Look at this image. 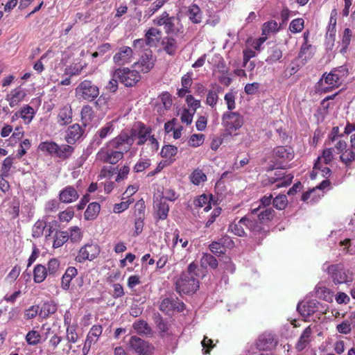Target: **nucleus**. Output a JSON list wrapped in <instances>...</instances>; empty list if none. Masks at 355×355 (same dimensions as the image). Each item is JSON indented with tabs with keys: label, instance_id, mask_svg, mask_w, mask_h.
Listing matches in <instances>:
<instances>
[{
	"label": "nucleus",
	"instance_id": "nucleus-7",
	"mask_svg": "<svg viewBox=\"0 0 355 355\" xmlns=\"http://www.w3.org/2000/svg\"><path fill=\"white\" fill-rule=\"evenodd\" d=\"M99 88L89 80L82 81L76 88V96L87 101L95 100L99 95Z\"/></svg>",
	"mask_w": 355,
	"mask_h": 355
},
{
	"label": "nucleus",
	"instance_id": "nucleus-19",
	"mask_svg": "<svg viewBox=\"0 0 355 355\" xmlns=\"http://www.w3.org/2000/svg\"><path fill=\"white\" fill-rule=\"evenodd\" d=\"M338 153L340 154V158L342 162L345 165H349L352 161L355 160V149H346L347 143L345 141L339 140L336 146Z\"/></svg>",
	"mask_w": 355,
	"mask_h": 355
},
{
	"label": "nucleus",
	"instance_id": "nucleus-56",
	"mask_svg": "<svg viewBox=\"0 0 355 355\" xmlns=\"http://www.w3.org/2000/svg\"><path fill=\"white\" fill-rule=\"evenodd\" d=\"M194 205L199 207H204V210L208 211L211 209V197L206 194H202L195 200Z\"/></svg>",
	"mask_w": 355,
	"mask_h": 355
},
{
	"label": "nucleus",
	"instance_id": "nucleus-21",
	"mask_svg": "<svg viewBox=\"0 0 355 355\" xmlns=\"http://www.w3.org/2000/svg\"><path fill=\"white\" fill-rule=\"evenodd\" d=\"M79 193L76 189L71 185H68L60 191L59 200L64 204H70L76 202L79 198Z\"/></svg>",
	"mask_w": 355,
	"mask_h": 355
},
{
	"label": "nucleus",
	"instance_id": "nucleus-42",
	"mask_svg": "<svg viewBox=\"0 0 355 355\" xmlns=\"http://www.w3.org/2000/svg\"><path fill=\"white\" fill-rule=\"evenodd\" d=\"M38 148L43 152H46L51 156L57 157L58 144L54 141H42L40 144Z\"/></svg>",
	"mask_w": 355,
	"mask_h": 355
},
{
	"label": "nucleus",
	"instance_id": "nucleus-57",
	"mask_svg": "<svg viewBox=\"0 0 355 355\" xmlns=\"http://www.w3.org/2000/svg\"><path fill=\"white\" fill-rule=\"evenodd\" d=\"M221 87L220 86H217L216 90H209L207 98H206V104L212 108L215 107L218 101V92L219 89Z\"/></svg>",
	"mask_w": 355,
	"mask_h": 355
},
{
	"label": "nucleus",
	"instance_id": "nucleus-59",
	"mask_svg": "<svg viewBox=\"0 0 355 355\" xmlns=\"http://www.w3.org/2000/svg\"><path fill=\"white\" fill-rule=\"evenodd\" d=\"M114 130V125L112 121L107 122L104 126L101 128L96 133L95 136L98 137L101 139L106 138Z\"/></svg>",
	"mask_w": 355,
	"mask_h": 355
},
{
	"label": "nucleus",
	"instance_id": "nucleus-2",
	"mask_svg": "<svg viewBox=\"0 0 355 355\" xmlns=\"http://www.w3.org/2000/svg\"><path fill=\"white\" fill-rule=\"evenodd\" d=\"M348 75V69L346 66H340L334 68L329 73H324L318 83V89L321 92H328L338 87Z\"/></svg>",
	"mask_w": 355,
	"mask_h": 355
},
{
	"label": "nucleus",
	"instance_id": "nucleus-50",
	"mask_svg": "<svg viewBox=\"0 0 355 355\" xmlns=\"http://www.w3.org/2000/svg\"><path fill=\"white\" fill-rule=\"evenodd\" d=\"M178 153V148L173 145H164L161 150L160 155L162 157L174 161V157Z\"/></svg>",
	"mask_w": 355,
	"mask_h": 355
},
{
	"label": "nucleus",
	"instance_id": "nucleus-31",
	"mask_svg": "<svg viewBox=\"0 0 355 355\" xmlns=\"http://www.w3.org/2000/svg\"><path fill=\"white\" fill-rule=\"evenodd\" d=\"M313 55V49L311 45H308L307 44H304L302 45L301 48L300 53L299 54L300 58L302 59L300 64H297L296 67H293L290 69V74L295 73L299 67L304 64V61H306L309 58H311Z\"/></svg>",
	"mask_w": 355,
	"mask_h": 355
},
{
	"label": "nucleus",
	"instance_id": "nucleus-39",
	"mask_svg": "<svg viewBox=\"0 0 355 355\" xmlns=\"http://www.w3.org/2000/svg\"><path fill=\"white\" fill-rule=\"evenodd\" d=\"M46 268L42 264H37L33 269V281L40 284L43 282L47 277Z\"/></svg>",
	"mask_w": 355,
	"mask_h": 355
},
{
	"label": "nucleus",
	"instance_id": "nucleus-22",
	"mask_svg": "<svg viewBox=\"0 0 355 355\" xmlns=\"http://www.w3.org/2000/svg\"><path fill=\"white\" fill-rule=\"evenodd\" d=\"M154 218L156 220H164L169 212V205L164 198L157 199L154 201Z\"/></svg>",
	"mask_w": 355,
	"mask_h": 355
},
{
	"label": "nucleus",
	"instance_id": "nucleus-3",
	"mask_svg": "<svg viewBox=\"0 0 355 355\" xmlns=\"http://www.w3.org/2000/svg\"><path fill=\"white\" fill-rule=\"evenodd\" d=\"M322 270L328 273L332 282L336 285L351 284L354 279V271L346 268L342 263L329 265L325 263Z\"/></svg>",
	"mask_w": 355,
	"mask_h": 355
},
{
	"label": "nucleus",
	"instance_id": "nucleus-9",
	"mask_svg": "<svg viewBox=\"0 0 355 355\" xmlns=\"http://www.w3.org/2000/svg\"><path fill=\"white\" fill-rule=\"evenodd\" d=\"M221 121L225 130L232 134L243 125L244 117L238 112L227 111L223 114Z\"/></svg>",
	"mask_w": 355,
	"mask_h": 355
},
{
	"label": "nucleus",
	"instance_id": "nucleus-35",
	"mask_svg": "<svg viewBox=\"0 0 355 355\" xmlns=\"http://www.w3.org/2000/svg\"><path fill=\"white\" fill-rule=\"evenodd\" d=\"M80 116L83 126L86 127L92 121L95 116L92 107L89 105H83L81 109Z\"/></svg>",
	"mask_w": 355,
	"mask_h": 355
},
{
	"label": "nucleus",
	"instance_id": "nucleus-27",
	"mask_svg": "<svg viewBox=\"0 0 355 355\" xmlns=\"http://www.w3.org/2000/svg\"><path fill=\"white\" fill-rule=\"evenodd\" d=\"M73 116L72 108L67 104L59 110L57 122L60 125H67L71 123Z\"/></svg>",
	"mask_w": 355,
	"mask_h": 355
},
{
	"label": "nucleus",
	"instance_id": "nucleus-46",
	"mask_svg": "<svg viewBox=\"0 0 355 355\" xmlns=\"http://www.w3.org/2000/svg\"><path fill=\"white\" fill-rule=\"evenodd\" d=\"M25 340L28 345L35 346L40 343L42 335L38 331L32 329L26 334Z\"/></svg>",
	"mask_w": 355,
	"mask_h": 355
},
{
	"label": "nucleus",
	"instance_id": "nucleus-11",
	"mask_svg": "<svg viewBox=\"0 0 355 355\" xmlns=\"http://www.w3.org/2000/svg\"><path fill=\"white\" fill-rule=\"evenodd\" d=\"M145 202L143 199L138 200L135 205V230L133 233L134 236L139 235L144 226L145 219Z\"/></svg>",
	"mask_w": 355,
	"mask_h": 355
},
{
	"label": "nucleus",
	"instance_id": "nucleus-64",
	"mask_svg": "<svg viewBox=\"0 0 355 355\" xmlns=\"http://www.w3.org/2000/svg\"><path fill=\"white\" fill-rule=\"evenodd\" d=\"M74 211L71 207H68L65 210L58 214V220L60 222H69L74 216Z\"/></svg>",
	"mask_w": 355,
	"mask_h": 355
},
{
	"label": "nucleus",
	"instance_id": "nucleus-51",
	"mask_svg": "<svg viewBox=\"0 0 355 355\" xmlns=\"http://www.w3.org/2000/svg\"><path fill=\"white\" fill-rule=\"evenodd\" d=\"M189 179L193 184L199 185L207 180V175L201 169L196 168L191 173Z\"/></svg>",
	"mask_w": 355,
	"mask_h": 355
},
{
	"label": "nucleus",
	"instance_id": "nucleus-24",
	"mask_svg": "<svg viewBox=\"0 0 355 355\" xmlns=\"http://www.w3.org/2000/svg\"><path fill=\"white\" fill-rule=\"evenodd\" d=\"M85 129L79 124L74 123L68 127L66 132L65 140L69 144H74L83 135Z\"/></svg>",
	"mask_w": 355,
	"mask_h": 355
},
{
	"label": "nucleus",
	"instance_id": "nucleus-62",
	"mask_svg": "<svg viewBox=\"0 0 355 355\" xmlns=\"http://www.w3.org/2000/svg\"><path fill=\"white\" fill-rule=\"evenodd\" d=\"M355 324H354V323H352L349 319L345 320L336 326V330L340 334H348L351 332L352 327Z\"/></svg>",
	"mask_w": 355,
	"mask_h": 355
},
{
	"label": "nucleus",
	"instance_id": "nucleus-52",
	"mask_svg": "<svg viewBox=\"0 0 355 355\" xmlns=\"http://www.w3.org/2000/svg\"><path fill=\"white\" fill-rule=\"evenodd\" d=\"M19 112L20 117L24 120L26 123H31L35 116L34 109L28 105L24 106Z\"/></svg>",
	"mask_w": 355,
	"mask_h": 355
},
{
	"label": "nucleus",
	"instance_id": "nucleus-54",
	"mask_svg": "<svg viewBox=\"0 0 355 355\" xmlns=\"http://www.w3.org/2000/svg\"><path fill=\"white\" fill-rule=\"evenodd\" d=\"M352 37V31L349 28H346L344 29L342 40H341V49L340 52L342 53H345L347 51V49L350 44L351 40Z\"/></svg>",
	"mask_w": 355,
	"mask_h": 355
},
{
	"label": "nucleus",
	"instance_id": "nucleus-36",
	"mask_svg": "<svg viewBox=\"0 0 355 355\" xmlns=\"http://www.w3.org/2000/svg\"><path fill=\"white\" fill-rule=\"evenodd\" d=\"M78 274V270L75 267H68L62 275L61 286L64 290H68L70 286V284L73 277Z\"/></svg>",
	"mask_w": 355,
	"mask_h": 355
},
{
	"label": "nucleus",
	"instance_id": "nucleus-25",
	"mask_svg": "<svg viewBox=\"0 0 355 355\" xmlns=\"http://www.w3.org/2000/svg\"><path fill=\"white\" fill-rule=\"evenodd\" d=\"M234 245L233 241L228 236H223L218 241H212L209 248L215 254H222L225 252V245L229 248Z\"/></svg>",
	"mask_w": 355,
	"mask_h": 355
},
{
	"label": "nucleus",
	"instance_id": "nucleus-49",
	"mask_svg": "<svg viewBox=\"0 0 355 355\" xmlns=\"http://www.w3.org/2000/svg\"><path fill=\"white\" fill-rule=\"evenodd\" d=\"M74 150V148L69 144L58 145L57 157L65 160L68 159Z\"/></svg>",
	"mask_w": 355,
	"mask_h": 355
},
{
	"label": "nucleus",
	"instance_id": "nucleus-15",
	"mask_svg": "<svg viewBox=\"0 0 355 355\" xmlns=\"http://www.w3.org/2000/svg\"><path fill=\"white\" fill-rule=\"evenodd\" d=\"M129 345L138 355H150L153 349V347L148 341L135 336H131Z\"/></svg>",
	"mask_w": 355,
	"mask_h": 355
},
{
	"label": "nucleus",
	"instance_id": "nucleus-63",
	"mask_svg": "<svg viewBox=\"0 0 355 355\" xmlns=\"http://www.w3.org/2000/svg\"><path fill=\"white\" fill-rule=\"evenodd\" d=\"M287 197L284 194H279L272 200L273 206L279 210L284 209L287 205Z\"/></svg>",
	"mask_w": 355,
	"mask_h": 355
},
{
	"label": "nucleus",
	"instance_id": "nucleus-38",
	"mask_svg": "<svg viewBox=\"0 0 355 355\" xmlns=\"http://www.w3.org/2000/svg\"><path fill=\"white\" fill-rule=\"evenodd\" d=\"M101 210V206L98 202H94L88 205L85 213L84 218L87 220H93L97 218Z\"/></svg>",
	"mask_w": 355,
	"mask_h": 355
},
{
	"label": "nucleus",
	"instance_id": "nucleus-34",
	"mask_svg": "<svg viewBox=\"0 0 355 355\" xmlns=\"http://www.w3.org/2000/svg\"><path fill=\"white\" fill-rule=\"evenodd\" d=\"M162 44L164 51L169 55H174L178 50V44L175 38L171 37H165Z\"/></svg>",
	"mask_w": 355,
	"mask_h": 355
},
{
	"label": "nucleus",
	"instance_id": "nucleus-18",
	"mask_svg": "<svg viewBox=\"0 0 355 355\" xmlns=\"http://www.w3.org/2000/svg\"><path fill=\"white\" fill-rule=\"evenodd\" d=\"M156 58L152 51L144 53L134 66L143 73L149 72L155 66Z\"/></svg>",
	"mask_w": 355,
	"mask_h": 355
},
{
	"label": "nucleus",
	"instance_id": "nucleus-47",
	"mask_svg": "<svg viewBox=\"0 0 355 355\" xmlns=\"http://www.w3.org/2000/svg\"><path fill=\"white\" fill-rule=\"evenodd\" d=\"M69 240L71 243H79L83 236V232L78 226H73L68 229Z\"/></svg>",
	"mask_w": 355,
	"mask_h": 355
},
{
	"label": "nucleus",
	"instance_id": "nucleus-14",
	"mask_svg": "<svg viewBox=\"0 0 355 355\" xmlns=\"http://www.w3.org/2000/svg\"><path fill=\"white\" fill-rule=\"evenodd\" d=\"M278 343V339L275 335L270 332H263L259 336L255 345L259 350H271L274 349Z\"/></svg>",
	"mask_w": 355,
	"mask_h": 355
},
{
	"label": "nucleus",
	"instance_id": "nucleus-20",
	"mask_svg": "<svg viewBox=\"0 0 355 355\" xmlns=\"http://www.w3.org/2000/svg\"><path fill=\"white\" fill-rule=\"evenodd\" d=\"M159 309L166 313L171 311L182 312L185 309V304L178 298H165L161 302Z\"/></svg>",
	"mask_w": 355,
	"mask_h": 355
},
{
	"label": "nucleus",
	"instance_id": "nucleus-41",
	"mask_svg": "<svg viewBox=\"0 0 355 355\" xmlns=\"http://www.w3.org/2000/svg\"><path fill=\"white\" fill-rule=\"evenodd\" d=\"M57 311V306L52 302H44L40 309L39 315L42 318H47Z\"/></svg>",
	"mask_w": 355,
	"mask_h": 355
},
{
	"label": "nucleus",
	"instance_id": "nucleus-26",
	"mask_svg": "<svg viewBox=\"0 0 355 355\" xmlns=\"http://www.w3.org/2000/svg\"><path fill=\"white\" fill-rule=\"evenodd\" d=\"M158 101L160 103L156 105L157 112L160 115H162L166 110H168L171 107L173 103L172 96L169 92H165L158 96Z\"/></svg>",
	"mask_w": 355,
	"mask_h": 355
},
{
	"label": "nucleus",
	"instance_id": "nucleus-44",
	"mask_svg": "<svg viewBox=\"0 0 355 355\" xmlns=\"http://www.w3.org/2000/svg\"><path fill=\"white\" fill-rule=\"evenodd\" d=\"M132 327L135 331L139 334L148 335L152 332V329L148 323L144 320L135 321Z\"/></svg>",
	"mask_w": 355,
	"mask_h": 355
},
{
	"label": "nucleus",
	"instance_id": "nucleus-60",
	"mask_svg": "<svg viewBox=\"0 0 355 355\" xmlns=\"http://www.w3.org/2000/svg\"><path fill=\"white\" fill-rule=\"evenodd\" d=\"M103 333V327L100 324H94L89 331L87 338L92 340L95 343L98 340L99 337Z\"/></svg>",
	"mask_w": 355,
	"mask_h": 355
},
{
	"label": "nucleus",
	"instance_id": "nucleus-30",
	"mask_svg": "<svg viewBox=\"0 0 355 355\" xmlns=\"http://www.w3.org/2000/svg\"><path fill=\"white\" fill-rule=\"evenodd\" d=\"M162 37V31L156 28L151 27L145 33V40L147 46H156Z\"/></svg>",
	"mask_w": 355,
	"mask_h": 355
},
{
	"label": "nucleus",
	"instance_id": "nucleus-37",
	"mask_svg": "<svg viewBox=\"0 0 355 355\" xmlns=\"http://www.w3.org/2000/svg\"><path fill=\"white\" fill-rule=\"evenodd\" d=\"M77 330L78 325L76 324H73L72 327L66 328L65 338L69 345V351L72 349V344L76 343L80 338Z\"/></svg>",
	"mask_w": 355,
	"mask_h": 355
},
{
	"label": "nucleus",
	"instance_id": "nucleus-28",
	"mask_svg": "<svg viewBox=\"0 0 355 355\" xmlns=\"http://www.w3.org/2000/svg\"><path fill=\"white\" fill-rule=\"evenodd\" d=\"M26 96L24 89L21 88H16L11 91L10 94L6 96V101H8L9 105L11 107H16L21 103Z\"/></svg>",
	"mask_w": 355,
	"mask_h": 355
},
{
	"label": "nucleus",
	"instance_id": "nucleus-29",
	"mask_svg": "<svg viewBox=\"0 0 355 355\" xmlns=\"http://www.w3.org/2000/svg\"><path fill=\"white\" fill-rule=\"evenodd\" d=\"M164 31L166 34L178 35L183 32V27L180 24V20L175 17H171L170 20L166 25L164 26Z\"/></svg>",
	"mask_w": 355,
	"mask_h": 355
},
{
	"label": "nucleus",
	"instance_id": "nucleus-23",
	"mask_svg": "<svg viewBox=\"0 0 355 355\" xmlns=\"http://www.w3.org/2000/svg\"><path fill=\"white\" fill-rule=\"evenodd\" d=\"M133 55L132 49L129 46H122L119 48L113 56V62L115 64L123 66L131 62Z\"/></svg>",
	"mask_w": 355,
	"mask_h": 355
},
{
	"label": "nucleus",
	"instance_id": "nucleus-12",
	"mask_svg": "<svg viewBox=\"0 0 355 355\" xmlns=\"http://www.w3.org/2000/svg\"><path fill=\"white\" fill-rule=\"evenodd\" d=\"M110 146H112L118 150H122L127 153L130 150L131 146L134 144L132 135L127 132H121L118 136L108 141Z\"/></svg>",
	"mask_w": 355,
	"mask_h": 355
},
{
	"label": "nucleus",
	"instance_id": "nucleus-17",
	"mask_svg": "<svg viewBox=\"0 0 355 355\" xmlns=\"http://www.w3.org/2000/svg\"><path fill=\"white\" fill-rule=\"evenodd\" d=\"M320 303L315 300H304L299 302L297 310L304 318L313 315L318 310Z\"/></svg>",
	"mask_w": 355,
	"mask_h": 355
},
{
	"label": "nucleus",
	"instance_id": "nucleus-53",
	"mask_svg": "<svg viewBox=\"0 0 355 355\" xmlns=\"http://www.w3.org/2000/svg\"><path fill=\"white\" fill-rule=\"evenodd\" d=\"M46 223L43 220H37L32 227V236L35 239L41 237L43 235Z\"/></svg>",
	"mask_w": 355,
	"mask_h": 355
},
{
	"label": "nucleus",
	"instance_id": "nucleus-32",
	"mask_svg": "<svg viewBox=\"0 0 355 355\" xmlns=\"http://www.w3.org/2000/svg\"><path fill=\"white\" fill-rule=\"evenodd\" d=\"M323 196V193H318V189L315 187L307 191L302 195L301 200L307 204L317 202Z\"/></svg>",
	"mask_w": 355,
	"mask_h": 355
},
{
	"label": "nucleus",
	"instance_id": "nucleus-8",
	"mask_svg": "<svg viewBox=\"0 0 355 355\" xmlns=\"http://www.w3.org/2000/svg\"><path fill=\"white\" fill-rule=\"evenodd\" d=\"M114 77L127 87H132L141 80V75L136 69L128 67L119 68L114 71Z\"/></svg>",
	"mask_w": 355,
	"mask_h": 355
},
{
	"label": "nucleus",
	"instance_id": "nucleus-10",
	"mask_svg": "<svg viewBox=\"0 0 355 355\" xmlns=\"http://www.w3.org/2000/svg\"><path fill=\"white\" fill-rule=\"evenodd\" d=\"M199 288V281L197 277L189 276L188 273H181L175 282L176 291L181 294L195 293Z\"/></svg>",
	"mask_w": 355,
	"mask_h": 355
},
{
	"label": "nucleus",
	"instance_id": "nucleus-61",
	"mask_svg": "<svg viewBox=\"0 0 355 355\" xmlns=\"http://www.w3.org/2000/svg\"><path fill=\"white\" fill-rule=\"evenodd\" d=\"M284 173H281V170H277L275 173V178H270V182L272 183L276 182L277 181H280L277 184V187H286L288 184V179L286 178L284 176H282Z\"/></svg>",
	"mask_w": 355,
	"mask_h": 355
},
{
	"label": "nucleus",
	"instance_id": "nucleus-58",
	"mask_svg": "<svg viewBox=\"0 0 355 355\" xmlns=\"http://www.w3.org/2000/svg\"><path fill=\"white\" fill-rule=\"evenodd\" d=\"M282 25H278L275 21H269L265 22L262 26V35H268L270 33H275L278 31Z\"/></svg>",
	"mask_w": 355,
	"mask_h": 355
},
{
	"label": "nucleus",
	"instance_id": "nucleus-55",
	"mask_svg": "<svg viewBox=\"0 0 355 355\" xmlns=\"http://www.w3.org/2000/svg\"><path fill=\"white\" fill-rule=\"evenodd\" d=\"M200 263L202 266H209L213 269H216L218 265L216 258L209 253L203 254L200 259Z\"/></svg>",
	"mask_w": 355,
	"mask_h": 355
},
{
	"label": "nucleus",
	"instance_id": "nucleus-48",
	"mask_svg": "<svg viewBox=\"0 0 355 355\" xmlns=\"http://www.w3.org/2000/svg\"><path fill=\"white\" fill-rule=\"evenodd\" d=\"M47 273L50 276L55 277L58 275L60 270V261L56 258H51L47 263Z\"/></svg>",
	"mask_w": 355,
	"mask_h": 355
},
{
	"label": "nucleus",
	"instance_id": "nucleus-45",
	"mask_svg": "<svg viewBox=\"0 0 355 355\" xmlns=\"http://www.w3.org/2000/svg\"><path fill=\"white\" fill-rule=\"evenodd\" d=\"M69 240L67 231H56L53 242V248L62 247Z\"/></svg>",
	"mask_w": 355,
	"mask_h": 355
},
{
	"label": "nucleus",
	"instance_id": "nucleus-40",
	"mask_svg": "<svg viewBox=\"0 0 355 355\" xmlns=\"http://www.w3.org/2000/svg\"><path fill=\"white\" fill-rule=\"evenodd\" d=\"M315 295L317 297L322 299L327 302L332 300V291L320 284H318L314 289Z\"/></svg>",
	"mask_w": 355,
	"mask_h": 355
},
{
	"label": "nucleus",
	"instance_id": "nucleus-5",
	"mask_svg": "<svg viewBox=\"0 0 355 355\" xmlns=\"http://www.w3.org/2000/svg\"><path fill=\"white\" fill-rule=\"evenodd\" d=\"M243 217H242L238 223L232 224L230 225L229 229L231 230V231L236 236H244L246 235L245 232L243 227V225H244L251 233L254 239H255L258 245H261L262 241L267 236L269 230L268 228L264 227L261 225V228L262 230H252L247 225V223L245 222H243Z\"/></svg>",
	"mask_w": 355,
	"mask_h": 355
},
{
	"label": "nucleus",
	"instance_id": "nucleus-6",
	"mask_svg": "<svg viewBox=\"0 0 355 355\" xmlns=\"http://www.w3.org/2000/svg\"><path fill=\"white\" fill-rule=\"evenodd\" d=\"M123 152L118 150L107 142L96 153V159L103 163L116 164L123 158Z\"/></svg>",
	"mask_w": 355,
	"mask_h": 355
},
{
	"label": "nucleus",
	"instance_id": "nucleus-43",
	"mask_svg": "<svg viewBox=\"0 0 355 355\" xmlns=\"http://www.w3.org/2000/svg\"><path fill=\"white\" fill-rule=\"evenodd\" d=\"M188 17L193 24H199L202 19V12L199 6L193 4L188 10Z\"/></svg>",
	"mask_w": 355,
	"mask_h": 355
},
{
	"label": "nucleus",
	"instance_id": "nucleus-16",
	"mask_svg": "<svg viewBox=\"0 0 355 355\" xmlns=\"http://www.w3.org/2000/svg\"><path fill=\"white\" fill-rule=\"evenodd\" d=\"M152 128L146 126L144 123L139 122L138 123L137 129L132 128L130 130V135H132V139L134 140L135 137H137L138 141L137 142V146L144 145L147 140H148L149 137L151 136Z\"/></svg>",
	"mask_w": 355,
	"mask_h": 355
},
{
	"label": "nucleus",
	"instance_id": "nucleus-13",
	"mask_svg": "<svg viewBox=\"0 0 355 355\" xmlns=\"http://www.w3.org/2000/svg\"><path fill=\"white\" fill-rule=\"evenodd\" d=\"M100 253V247L96 243H87L82 246L78 253L76 260L82 263L86 260H94Z\"/></svg>",
	"mask_w": 355,
	"mask_h": 355
},
{
	"label": "nucleus",
	"instance_id": "nucleus-1",
	"mask_svg": "<svg viewBox=\"0 0 355 355\" xmlns=\"http://www.w3.org/2000/svg\"><path fill=\"white\" fill-rule=\"evenodd\" d=\"M272 195H266L259 200V205L257 207L250 209L249 212L243 216V222L247 223L248 227L252 230H261V225L268 227V224L271 222L275 216V211L272 207H268L271 204Z\"/></svg>",
	"mask_w": 355,
	"mask_h": 355
},
{
	"label": "nucleus",
	"instance_id": "nucleus-33",
	"mask_svg": "<svg viewBox=\"0 0 355 355\" xmlns=\"http://www.w3.org/2000/svg\"><path fill=\"white\" fill-rule=\"evenodd\" d=\"M311 334L312 331L310 326L304 330L295 345L298 351H302L308 346L311 341Z\"/></svg>",
	"mask_w": 355,
	"mask_h": 355
},
{
	"label": "nucleus",
	"instance_id": "nucleus-4",
	"mask_svg": "<svg viewBox=\"0 0 355 355\" xmlns=\"http://www.w3.org/2000/svg\"><path fill=\"white\" fill-rule=\"evenodd\" d=\"M334 149L332 148H327L323 150L322 155L318 157L317 160L314 164L313 171L311 173V178L312 180L316 179L318 175H321L322 177L326 178L331 173V170L329 167L323 166V164H329L334 158Z\"/></svg>",
	"mask_w": 355,
	"mask_h": 355
}]
</instances>
